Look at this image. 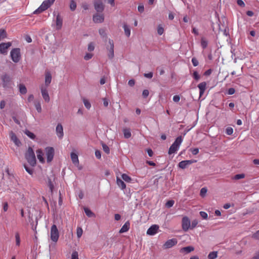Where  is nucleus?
I'll use <instances>...</instances> for the list:
<instances>
[{"mask_svg": "<svg viewBox=\"0 0 259 259\" xmlns=\"http://www.w3.org/2000/svg\"><path fill=\"white\" fill-rule=\"evenodd\" d=\"M192 63L194 66H197L199 64L198 61L195 58L192 59Z\"/></svg>", "mask_w": 259, "mask_h": 259, "instance_id": "55", "label": "nucleus"}, {"mask_svg": "<svg viewBox=\"0 0 259 259\" xmlns=\"http://www.w3.org/2000/svg\"><path fill=\"white\" fill-rule=\"evenodd\" d=\"M123 133L124 137L126 139L130 138L132 136L130 128H124L123 130Z\"/></svg>", "mask_w": 259, "mask_h": 259, "instance_id": "28", "label": "nucleus"}, {"mask_svg": "<svg viewBox=\"0 0 259 259\" xmlns=\"http://www.w3.org/2000/svg\"><path fill=\"white\" fill-rule=\"evenodd\" d=\"M196 162L195 160H183L179 162V167L182 169L186 168L188 165Z\"/></svg>", "mask_w": 259, "mask_h": 259, "instance_id": "14", "label": "nucleus"}, {"mask_svg": "<svg viewBox=\"0 0 259 259\" xmlns=\"http://www.w3.org/2000/svg\"><path fill=\"white\" fill-rule=\"evenodd\" d=\"M251 259H259V251L256 252Z\"/></svg>", "mask_w": 259, "mask_h": 259, "instance_id": "63", "label": "nucleus"}, {"mask_svg": "<svg viewBox=\"0 0 259 259\" xmlns=\"http://www.w3.org/2000/svg\"><path fill=\"white\" fill-rule=\"evenodd\" d=\"M198 222L197 220H194L192 221L191 225L190 224V228L191 229H194L197 225Z\"/></svg>", "mask_w": 259, "mask_h": 259, "instance_id": "48", "label": "nucleus"}, {"mask_svg": "<svg viewBox=\"0 0 259 259\" xmlns=\"http://www.w3.org/2000/svg\"><path fill=\"white\" fill-rule=\"evenodd\" d=\"M102 147H103V149L104 150V151L107 153V154H109V152H110V149L109 148V147L106 145L105 144H102Z\"/></svg>", "mask_w": 259, "mask_h": 259, "instance_id": "46", "label": "nucleus"}, {"mask_svg": "<svg viewBox=\"0 0 259 259\" xmlns=\"http://www.w3.org/2000/svg\"><path fill=\"white\" fill-rule=\"evenodd\" d=\"M11 140L15 143V144L19 146L21 145V142L17 138L16 135L13 132H11L10 134Z\"/></svg>", "mask_w": 259, "mask_h": 259, "instance_id": "21", "label": "nucleus"}, {"mask_svg": "<svg viewBox=\"0 0 259 259\" xmlns=\"http://www.w3.org/2000/svg\"><path fill=\"white\" fill-rule=\"evenodd\" d=\"M47 88L48 87H45L44 85H41L40 87L42 98L46 102L48 103L50 102V98L49 95Z\"/></svg>", "mask_w": 259, "mask_h": 259, "instance_id": "8", "label": "nucleus"}, {"mask_svg": "<svg viewBox=\"0 0 259 259\" xmlns=\"http://www.w3.org/2000/svg\"><path fill=\"white\" fill-rule=\"evenodd\" d=\"M123 28L125 34L127 37H129L131 35V30L130 28L126 24H124Z\"/></svg>", "mask_w": 259, "mask_h": 259, "instance_id": "31", "label": "nucleus"}, {"mask_svg": "<svg viewBox=\"0 0 259 259\" xmlns=\"http://www.w3.org/2000/svg\"><path fill=\"white\" fill-rule=\"evenodd\" d=\"M51 239L55 242H57L59 237V233L56 225H53L51 228Z\"/></svg>", "mask_w": 259, "mask_h": 259, "instance_id": "5", "label": "nucleus"}, {"mask_svg": "<svg viewBox=\"0 0 259 259\" xmlns=\"http://www.w3.org/2000/svg\"><path fill=\"white\" fill-rule=\"evenodd\" d=\"M93 57V54L91 53H87L86 55L84 57V59L85 60H89L91 59Z\"/></svg>", "mask_w": 259, "mask_h": 259, "instance_id": "54", "label": "nucleus"}, {"mask_svg": "<svg viewBox=\"0 0 259 259\" xmlns=\"http://www.w3.org/2000/svg\"><path fill=\"white\" fill-rule=\"evenodd\" d=\"M76 4L74 0H71L70 4V9L71 11H73L76 9Z\"/></svg>", "mask_w": 259, "mask_h": 259, "instance_id": "38", "label": "nucleus"}, {"mask_svg": "<svg viewBox=\"0 0 259 259\" xmlns=\"http://www.w3.org/2000/svg\"><path fill=\"white\" fill-rule=\"evenodd\" d=\"M207 41L204 37H202L201 39V46L203 49H205L207 46Z\"/></svg>", "mask_w": 259, "mask_h": 259, "instance_id": "33", "label": "nucleus"}, {"mask_svg": "<svg viewBox=\"0 0 259 259\" xmlns=\"http://www.w3.org/2000/svg\"><path fill=\"white\" fill-rule=\"evenodd\" d=\"M70 156H71V160L74 164L76 165V164H77L79 163L78 155L76 153L72 152L71 153Z\"/></svg>", "mask_w": 259, "mask_h": 259, "instance_id": "25", "label": "nucleus"}, {"mask_svg": "<svg viewBox=\"0 0 259 259\" xmlns=\"http://www.w3.org/2000/svg\"><path fill=\"white\" fill-rule=\"evenodd\" d=\"M207 83L206 82L203 81L200 83L198 85V88L199 90V97H201L204 94L205 91L206 89Z\"/></svg>", "mask_w": 259, "mask_h": 259, "instance_id": "17", "label": "nucleus"}, {"mask_svg": "<svg viewBox=\"0 0 259 259\" xmlns=\"http://www.w3.org/2000/svg\"><path fill=\"white\" fill-rule=\"evenodd\" d=\"M235 90L234 88H230L228 90V94L233 95L235 93Z\"/></svg>", "mask_w": 259, "mask_h": 259, "instance_id": "60", "label": "nucleus"}, {"mask_svg": "<svg viewBox=\"0 0 259 259\" xmlns=\"http://www.w3.org/2000/svg\"><path fill=\"white\" fill-rule=\"evenodd\" d=\"M142 95L144 98H146L149 95V91L147 90H145L143 91Z\"/></svg>", "mask_w": 259, "mask_h": 259, "instance_id": "61", "label": "nucleus"}, {"mask_svg": "<svg viewBox=\"0 0 259 259\" xmlns=\"http://www.w3.org/2000/svg\"><path fill=\"white\" fill-rule=\"evenodd\" d=\"M182 227L184 231H187L190 228V221L187 217H184L182 220Z\"/></svg>", "mask_w": 259, "mask_h": 259, "instance_id": "9", "label": "nucleus"}, {"mask_svg": "<svg viewBox=\"0 0 259 259\" xmlns=\"http://www.w3.org/2000/svg\"><path fill=\"white\" fill-rule=\"evenodd\" d=\"M138 10L140 13H142L144 11V7L143 5H139L138 7Z\"/></svg>", "mask_w": 259, "mask_h": 259, "instance_id": "62", "label": "nucleus"}, {"mask_svg": "<svg viewBox=\"0 0 259 259\" xmlns=\"http://www.w3.org/2000/svg\"><path fill=\"white\" fill-rule=\"evenodd\" d=\"M62 23H63V20L59 14H58L56 17V29L57 30H60L62 26Z\"/></svg>", "mask_w": 259, "mask_h": 259, "instance_id": "22", "label": "nucleus"}, {"mask_svg": "<svg viewBox=\"0 0 259 259\" xmlns=\"http://www.w3.org/2000/svg\"><path fill=\"white\" fill-rule=\"evenodd\" d=\"M56 132L57 136L62 139L64 136L63 126L60 123H58L56 128Z\"/></svg>", "mask_w": 259, "mask_h": 259, "instance_id": "18", "label": "nucleus"}, {"mask_svg": "<svg viewBox=\"0 0 259 259\" xmlns=\"http://www.w3.org/2000/svg\"><path fill=\"white\" fill-rule=\"evenodd\" d=\"M252 237L256 240H259V230L253 234Z\"/></svg>", "mask_w": 259, "mask_h": 259, "instance_id": "58", "label": "nucleus"}, {"mask_svg": "<svg viewBox=\"0 0 259 259\" xmlns=\"http://www.w3.org/2000/svg\"><path fill=\"white\" fill-rule=\"evenodd\" d=\"M178 243V241L176 238H172L167 240L163 244V248L167 249L173 247L176 245Z\"/></svg>", "mask_w": 259, "mask_h": 259, "instance_id": "11", "label": "nucleus"}, {"mask_svg": "<svg viewBox=\"0 0 259 259\" xmlns=\"http://www.w3.org/2000/svg\"><path fill=\"white\" fill-rule=\"evenodd\" d=\"M12 46L11 42H2L0 44V53L2 54H6L7 50Z\"/></svg>", "mask_w": 259, "mask_h": 259, "instance_id": "12", "label": "nucleus"}, {"mask_svg": "<svg viewBox=\"0 0 259 259\" xmlns=\"http://www.w3.org/2000/svg\"><path fill=\"white\" fill-rule=\"evenodd\" d=\"M10 56L13 62L18 63L21 59L20 49L19 48L12 49L10 53Z\"/></svg>", "mask_w": 259, "mask_h": 259, "instance_id": "4", "label": "nucleus"}, {"mask_svg": "<svg viewBox=\"0 0 259 259\" xmlns=\"http://www.w3.org/2000/svg\"><path fill=\"white\" fill-rule=\"evenodd\" d=\"M251 259H259V251L256 252Z\"/></svg>", "mask_w": 259, "mask_h": 259, "instance_id": "64", "label": "nucleus"}, {"mask_svg": "<svg viewBox=\"0 0 259 259\" xmlns=\"http://www.w3.org/2000/svg\"><path fill=\"white\" fill-rule=\"evenodd\" d=\"M24 134H26L28 137H29L30 139L34 140L35 138V135L32 133V132H30L29 131L26 130L24 132Z\"/></svg>", "mask_w": 259, "mask_h": 259, "instance_id": "30", "label": "nucleus"}, {"mask_svg": "<svg viewBox=\"0 0 259 259\" xmlns=\"http://www.w3.org/2000/svg\"><path fill=\"white\" fill-rule=\"evenodd\" d=\"M24 168L26 170V171L30 175H32L33 172V169L32 168H29L26 165H24Z\"/></svg>", "mask_w": 259, "mask_h": 259, "instance_id": "50", "label": "nucleus"}, {"mask_svg": "<svg viewBox=\"0 0 259 259\" xmlns=\"http://www.w3.org/2000/svg\"><path fill=\"white\" fill-rule=\"evenodd\" d=\"M159 226L157 225H152L147 231V234L150 235H154L157 232Z\"/></svg>", "mask_w": 259, "mask_h": 259, "instance_id": "16", "label": "nucleus"}, {"mask_svg": "<svg viewBox=\"0 0 259 259\" xmlns=\"http://www.w3.org/2000/svg\"><path fill=\"white\" fill-rule=\"evenodd\" d=\"M164 32V29L161 25H159L157 28V33L159 35H162Z\"/></svg>", "mask_w": 259, "mask_h": 259, "instance_id": "44", "label": "nucleus"}, {"mask_svg": "<svg viewBox=\"0 0 259 259\" xmlns=\"http://www.w3.org/2000/svg\"><path fill=\"white\" fill-rule=\"evenodd\" d=\"M238 208L239 205L237 203H228V214L235 212Z\"/></svg>", "mask_w": 259, "mask_h": 259, "instance_id": "10", "label": "nucleus"}, {"mask_svg": "<svg viewBox=\"0 0 259 259\" xmlns=\"http://www.w3.org/2000/svg\"><path fill=\"white\" fill-rule=\"evenodd\" d=\"M16 245L19 246L20 245V237L18 232L15 233Z\"/></svg>", "mask_w": 259, "mask_h": 259, "instance_id": "34", "label": "nucleus"}, {"mask_svg": "<svg viewBox=\"0 0 259 259\" xmlns=\"http://www.w3.org/2000/svg\"><path fill=\"white\" fill-rule=\"evenodd\" d=\"M194 249V248L193 247L189 246L182 248L180 250V252L188 253L193 251Z\"/></svg>", "mask_w": 259, "mask_h": 259, "instance_id": "26", "label": "nucleus"}, {"mask_svg": "<svg viewBox=\"0 0 259 259\" xmlns=\"http://www.w3.org/2000/svg\"><path fill=\"white\" fill-rule=\"evenodd\" d=\"M48 185L50 190L51 191V192H52L53 190V189H54V185H53V183L52 182L51 179H50V178L48 179Z\"/></svg>", "mask_w": 259, "mask_h": 259, "instance_id": "47", "label": "nucleus"}, {"mask_svg": "<svg viewBox=\"0 0 259 259\" xmlns=\"http://www.w3.org/2000/svg\"><path fill=\"white\" fill-rule=\"evenodd\" d=\"M193 77L195 79L198 80L200 79V75L198 74L197 71H194L193 74Z\"/></svg>", "mask_w": 259, "mask_h": 259, "instance_id": "56", "label": "nucleus"}, {"mask_svg": "<svg viewBox=\"0 0 259 259\" xmlns=\"http://www.w3.org/2000/svg\"><path fill=\"white\" fill-rule=\"evenodd\" d=\"M83 102L84 103V105L85 107L88 109H89L91 107V105L90 103V102L86 99L83 98Z\"/></svg>", "mask_w": 259, "mask_h": 259, "instance_id": "41", "label": "nucleus"}, {"mask_svg": "<svg viewBox=\"0 0 259 259\" xmlns=\"http://www.w3.org/2000/svg\"><path fill=\"white\" fill-rule=\"evenodd\" d=\"M52 81V75L50 72L47 71L45 72V85L48 87L51 83Z\"/></svg>", "mask_w": 259, "mask_h": 259, "instance_id": "20", "label": "nucleus"}, {"mask_svg": "<svg viewBox=\"0 0 259 259\" xmlns=\"http://www.w3.org/2000/svg\"><path fill=\"white\" fill-rule=\"evenodd\" d=\"M174 204V200H169L166 203V206L167 207H171L173 206Z\"/></svg>", "mask_w": 259, "mask_h": 259, "instance_id": "53", "label": "nucleus"}, {"mask_svg": "<svg viewBox=\"0 0 259 259\" xmlns=\"http://www.w3.org/2000/svg\"><path fill=\"white\" fill-rule=\"evenodd\" d=\"M71 259H78V254L77 251H74L72 252L71 254Z\"/></svg>", "mask_w": 259, "mask_h": 259, "instance_id": "49", "label": "nucleus"}, {"mask_svg": "<svg viewBox=\"0 0 259 259\" xmlns=\"http://www.w3.org/2000/svg\"><path fill=\"white\" fill-rule=\"evenodd\" d=\"M35 108L36 110L38 111V112H41V107L40 103L39 102H36L34 104Z\"/></svg>", "mask_w": 259, "mask_h": 259, "instance_id": "42", "label": "nucleus"}, {"mask_svg": "<svg viewBox=\"0 0 259 259\" xmlns=\"http://www.w3.org/2000/svg\"><path fill=\"white\" fill-rule=\"evenodd\" d=\"M121 177L122 179L127 182H130L131 181V178L126 174H123Z\"/></svg>", "mask_w": 259, "mask_h": 259, "instance_id": "45", "label": "nucleus"}, {"mask_svg": "<svg viewBox=\"0 0 259 259\" xmlns=\"http://www.w3.org/2000/svg\"><path fill=\"white\" fill-rule=\"evenodd\" d=\"M183 139L182 136H179L176 138L175 142L170 146L168 150V154H172L176 152L179 149V147L182 143Z\"/></svg>", "mask_w": 259, "mask_h": 259, "instance_id": "2", "label": "nucleus"}, {"mask_svg": "<svg viewBox=\"0 0 259 259\" xmlns=\"http://www.w3.org/2000/svg\"><path fill=\"white\" fill-rule=\"evenodd\" d=\"M207 192V188L205 187H203V188H201V189L200 190V195L202 197H204V196H205Z\"/></svg>", "mask_w": 259, "mask_h": 259, "instance_id": "40", "label": "nucleus"}, {"mask_svg": "<svg viewBox=\"0 0 259 259\" xmlns=\"http://www.w3.org/2000/svg\"><path fill=\"white\" fill-rule=\"evenodd\" d=\"M83 231L81 228L78 227L76 229V234L78 238H80L82 235Z\"/></svg>", "mask_w": 259, "mask_h": 259, "instance_id": "39", "label": "nucleus"}, {"mask_svg": "<svg viewBox=\"0 0 259 259\" xmlns=\"http://www.w3.org/2000/svg\"><path fill=\"white\" fill-rule=\"evenodd\" d=\"M95 47L93 42H91L88 45V50L89 51H93L94 50Z\"/></svg>", "mask_w": 259, "mask_h": 259, "instance_id": "51", "label": "nucleus"}, {"mask_svg": "<svg viewBox=\"0 0 259 259\" xmlns=\"http://www.w3.org/2000/svg\"><path fill=\"white\" fill-rule=\"evenodd\" d=\"M25 158L30 165L33 166L36 164L35 156L32 148H28L25 153Z\"/></svg>", "mask_w": 259, "mask_h": 259, "instance_id": "1", "label": "nucleus"}, {"mask_svg": "<svg viewBox=\"0 0 259 259\" xmlns=\"http://www.w3.org/2000/svg\"><path fill=\"white\" fill-rule=\"evenodd\" d=\"M37 157L39 161L41 163H44L45 159L44 158V153L41 149H38L36 150Z\"/></svg>", "mask_w": 259, "mask_h": 259, "instance_id": "23", "label": "nucleus"}, {"mask_svg": "<svg viewBox=\"0 0 259 259\" xmlns=\"http://www.w3.org/2000/svg\"><path fill=\"white\" fill-rule=\"evenodd\" d=\"M84 212L86 215L89 217H92L95 216L94 213L88 208L85 207L84 208Z\"/></svg>", "mask_w": 259, "mask_h": 259, "instance_id": "32", "label": "nucleus"}, {"mask_svg": "<svg viewBox=\"0 0 259 259\" xmlns=\"http://www.w3.org/2000/svg\"><path fill=\"white\" fill-rule=\"evenodd\" d=\"M244 177H245L244 174H241L236 175L235 176H234L233 177L232 179H234V180H239V179H243Z\"/></svg>", "mask_w": 259, "mask_h": 259, "instance_id": "43", "label": "nucleus"}, {"mask_svg": "<svg viewBox=\"0 0 259 259\" xmlns=\"http://www.w3.org/2000/svg\"><path fill=\"white\" fill-rule=\"evenodd\" d=\"M7 37L6 31L4 29L0 30V41Z\"/></svg>", "mask_w": 259, "mask_h": 259, "instance_id": "35", "label": "nucleus"}, {"mask_svg": "<svg viewBox=\"0 0 259 259\" xmlns=\"http://www.w3.org/2000/svg\"><path fill=\"white\" fill-rule=\"evenodd\" d=\"M93 19L95 23H102L104 20V17L103 14H96L93 16Z\"/></svg>", "mask_w": 259, "mask_h": 259, "instance_id": "19", "label": "nucleus"}, {"mask_svg": "<svg viewBox=\"0 0 259 259\" xmlns=\"http://www.w3.org/2000/svg\"><path fill=\"white\" fill-rule=\"evenodd\" d=\"M1 80L3 83V87L5 88H10L11 85V79L7 74H4L1 76Z\"/></svg>", "mask_w": 259, "mask_h": 259, "instance_id": "6", "label": "nucleus"}, {"mask_svg": "<svg viewBox=\"0 0 259 259\" xmlns=\"http://www.w3.org/2000/svg\"><path fill=\"white\" fill-rule=\"evenodd\" d=\"M191 152L193 155H196L199 153V149L198 148H192L191 149Z\"/></svg>", "mask_w": 259, "mask_h": 259, "instance_id": "57", "label": "nucleus"}, {"mask_svg": "<svg viewBox=\"0 0 259 259\" xmlns=\"http://www.w3.org/2000/svg\"><path fill=\"white\" fill-rule=\"evenodd\" d=\"M109 47H107V49L109 51L108 54V57L110 59H112L114 57V42L113 40L109 39Z\"/></svg>", "mask_w": 259, "mask_h": 259, "instance_id": "13", "label": "nucleus"}, {"mask_svg": "<svg viewBox=\"0 0 259 259\" xmlns=\"http://www.w3.org/2000/svg\"><path fill=\"white\" fill-rule=\"evenodd\" d=\"M130 224L129 222H126L119 230L120 233H123L127 232L130 229Z\"/></svg>", "mask_w": 259, "mask_h": 259, "instance_id": "24", "label": "nucleus"}, {"mask_svg": "<svg viewBox=\"0 0 259 259\" xmlns=\"http://www.w3.org/2000/svg\"><path fill=\"white\" fill-rule=\"evenodd\" d=\"M94 7L95 10L98 12H101L103 11L104 6L101 0H96L94 2Z\"/></svg>", "mask_w": 259, "mask_h": 259, "instance_id": "15", "label": "nucleus"}, {"mask_svg": "<svg viewBox=\"0 0 259 259\" xmlns=\"http://www.w3.org/2000/svg\"><path fill=\"white\" fill-rule=\"evenodd\" d=\"M116 182H117V185L122 189V190H124L126 188V185L124 183V182L121 180V179H120L119 178H117V179H116Z\"/></svg>", "mask_w": 259, "mask_h": 259, "instance_id": "27", "label": "nucleus"}, {"mask_svg": "<svg viewBox=\"0 0 259 259\" xmlns=\"http://www.w3.org/2000/svg\"><path fill=\"white\" fill-rule=\"evenodd\" d=\"M99 34L102 37H105V38H107V34L106 33V30L104 28H101L99 30Z\"/></svg>", "mask_w": 259, "mask_h": 259, "instance_id": "37", "label": "nucleus"}, {"mask_svg": "<svg viewBox=\"0 0 259 259\" xmlns=\"http://www.w3.org/2000/svg\"><path fill=\"white\" fill-rule=\"evenodd\" d=\"M200 215L203 219H207L208 215H207V213L204 211H200Z\"/></svg>", "mask_w": 259, "mask_h": 259, "instance_id": "52", "label": "nucleus"}, {"mask_svg": "<svg viewBox=\"0 0 259 259\" xmlns=\"http://www.w3.org/2000/svg\"><path fill=\"white\" fill-rule=\"evenodd\" d=\"M47 162H50L52 161L54 156V149L52 147H48L45 149Z\"/></svg>", "mask_w": 259, "mask_h": 259, "instance_id": "7", "label": "nucleus"}, {"mask_svg": "<svg viewBox=\"0 0 259 259\" xmlns=\"http://www.w3.org/2000/svg\"><path fill=\"white\" fill-rule=\"evenodd\" d=\"M237 3L239 6L241 7H244L245 6V4L242 0H237Z\"/></svg>", "mask_w": 259, "mask_h": 259, "instance_id": "59", "label": "nucleus"}, {"mask_svg": "<svg viewBox=\"0 0 259 259\" xmlns=\"http://www.w3.org/2000/svg\"><path fill=\"white\" fill-rule=\"evenodd\" d=\"M217 257V251H212L209 253L208 255V259H215Z\"/></svg>", "mask_w": 259, "mask_h": 259, "instance_id": "36", "label": "nucleus"}, {"mask_svg": "<svg viewBox=\"0 0 259 259\" xmlns=\"http://www.w3.org/2000/svg\"><path fill=\"white\" fill-rule=\"evenodd\" d=\"M18 87L21 94H25L27 93V89L23 84H20Z\"/></svg>", "mask_w": 259, "mask_h": 259, "instance_id": "29", "label": "nucleus"}, {"mask_svg": "<svg viewBox=\"0 0 259 259\" xmlns=\"http://www.w3.org/2000/svg\"><path fill=\"white\" fill-rule=\"evenodd\" d=\"M55 0H46L42 2L40 7L36 9L34 14H39L48 9L54 2Z\"/></svg>", "mask_w": 259, "mask_h": 259, "instance_id": "3", "label": "nucleus"}]
</instances>
